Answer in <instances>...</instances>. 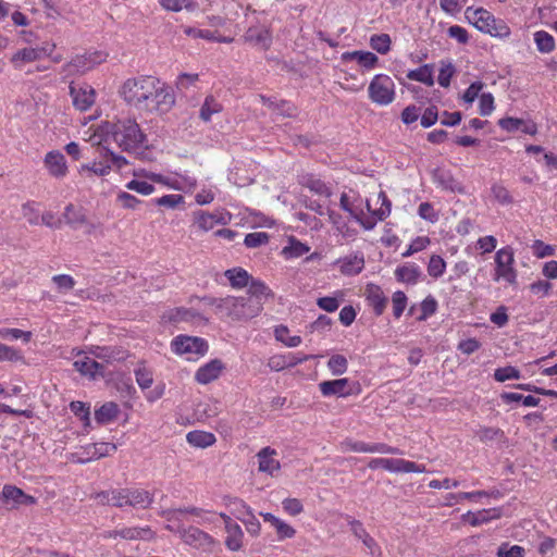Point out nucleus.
<instances>
[{
	"mask_svg": "<svg viewBox=\"0 0 557 557\" xmlns=\"http://www.w3.org/2000/svg\"><path fill=\"white\" fill-rule=\"evenodd\" d=\"M113 140L123 150H136L146 146V135L138 123L132 119L120 120L114 124L99 125L88 141L94 146L108 145Z\"/></svg>",
	"mask_w": 557,
	"mask_h": 557,
	"instance_id": "1",
	"label": "nucleus"
},
{
	"mask_svg": "<svg viewBox=\"0 0 557 557\" xmlns=\"http://www.w3.org/2000/svg\"><path fill=\"white\" fill-rule=\"evenodd\" d=\"M371 199H363L354 190L343 193L341 196V207L347 211L364 230L370 231L375 227L379 221L384 220L391 213V202L384 191L376 195V202L381 206L372 209Z\"/></svg>",
	"mask_w": 557,
	"mask_h": 557,
	"instance_id": "2",
	"label": "nucleus"
},
{
	"mask_svg": "<svg viewBox=\"0 0 557 557\" xmlns=\"http://www.w3.org/2000/svg\"><path fill=\"white\" fill-rule=\"evenodd\" d=\"M465 16L479 32L491 37L505 40L511 35L509 25L504 20L495 17L484 8L468 7Z\"/></svg>",
	"mask_w": 557,
	"mask_h": 557,
	"instance_id": "3",
	"label": "nucleus"
},
{
	"mask_svg": "<svg viewBox=\"0 0 557 557\" xmlns=\"http://www.w3.org/2000/svg\"><path fill=\"white\" fill-rule=\"evenodd\" d=\"M133 175L148 178L156 184H160L169 189L184 194H190L197 187V178L189 175L186 171L157 173L145 169H138L133 172Z\"/></svg>",
	"mask_w": 557,
	"mask_h": 557,
	"instance_id": "4",
	"label": "nucleus"
},
{
	"mask_svg": "<svg viewBox=\"0 0 557 557\" xmlns=\"http://www.w3.org/2000/svg\"><path fill=\"white\" fill-rule=\"evenodd\" d=\"M156 84L157 77L154 76L131 78L123 84L121 94L126 102L138 109H144L149 94L156 91Z\"/></svg>",
	"mask_w": 557,
	"mask_h": 557,
	"instance_id": "5",
	"label": "nucleus"
},
{
	"mask_svg": "<svg viewBox=\"0 0 557 557\" xmlns=\"http://www.w3.org/2000/svg\"><path fill=\"white\" fill-rule=\"evenodd\" d=\"M495 282H505L509 285H516L518 282V270L516 268L515 251L511 246H505L498 249L494 257Z\"/></svg>",
	"mask_w": 557,
	"mask_h": 557,
	"instance_id": "6",
	"label": "nucleus"
},
{
	"mask_svg": "<svg viewBox=\"0 0 557 557\" xmlns=\"http://www.w3.org/2000/svg\"><path fill=\"white\" fill-rule=\"evenodd\" d=\"M171 350L188 361H195L208 352L209 344L201 337L177 335L171 341Z\"/></svg>",
	"mask_w": 557,
	"mask_h": 557,
	"instance_id": "7",
	"label": "nucleus"
},
{
	"mask_svg": "<svg viewBox=\"0 0 557 557\" xmlns=\"http://www.w3.org/2000/svg\"><path fill=\"white\" fill-rule=\"evenodd\" d=\"M368 97L376 106L386 107L396 98V85L387 74H376L368 86Z\"/></svg>",
	"mask_w": 557,
	"mask_h": 557,
	"instance_id": "8",
	"label": "nucleus"
},
{
	"mask_svg": "<svg viewBox=\"0 0 557 557\" xmlns=\"http://www.w3.org/2000/svg\"><path fill=\"white\" fill-rule=\"evenodd\" d=\"M156 85V91L149 94V99L146 101L143 110L165 113L170 111L175 103L173 89L159 78H157Z\"/></svg>",
	"mask_w": 557,
	"mask_h": 557,
	"instance_id": "9",
	"label": "nucleus"
},
{
	"mask_svg": "<svg viewBox=\"0 0 557 557\" xmlns=\"http://www.w3.org/2000/svg\"><path fill=\"white\" fill-rule=\"evenodd\" d=\"M107 57L108 54L104 51L99 50L77 54L66 65V71L71 74H84L92 70L96 65L104 62Z\"/></svg>",
	"mask_w": 557,
	"mask_h": 557,
	"instance_id": "10",
	"label": "nucleus"
},
{
	"mask_svg": "<svg viewBox=\"0 0 557 557\" xmlns=\"http://www.w3.org/2000/svg\"><path fill=\"white\" fill-rule=\"evenodd\" d=\"M232 221V214L225 209H215L209 211H198L195 213L194 222L195 225L203 231L209 232L216 225H226Z\"/></svg>",
	"mask_w": 557,
	"mask_h": 557,
	"instance_id": "11",
	"label": "nucleus"
},
{
	"mask_svg": "<svg viewBox=\"0 0 557 557\" xmlns=\"http://www.w3.org/2000/svg\"><path fill=\"white\" fill-rule=\"evenodd\" d=\"M320 392L325 397H348L359 393V384L347 377L323 381L319 384Z\"/></svg>",
	"mask_w": 557,
	"mask_h": 557,
	"instance_id": "12",
	"label": "nucleus"
},
{
	"mask_svg": "<svg viewBox=\"0 0 557 557\" xmlns=\"http://www.w3.org/2000/svg\"><path fill=\"white\" fill-rule=\"evenodd\" d=\"M370 468H383L389 472H423L425 467L423 465L416 463L413 461H407L404 459H394V458H374L369 462Z\"/></svg>",
	"mask_w": 557,
	"mask_h": 557,
	"instance_id": "13",
	"label": "nucleus"
},
{
	"mask_svg": "<svg viewBox=\"0 0 557 557\" xmlns=\"http://www.w3.org/2000/svg\"><path fill=\"white\" fill-rule=\"evenodd\" d=\"M180 533L184 543L203 552H212L218 543L210 534L195 527L182 529Z\"/></svg>",
	"mask_w": 557,
	"mask_h": 557,
	"instance_id": "14",
	"label": "nucleus"
},
{
	"mask_svg": "<svg viewBox=\"0 0 557 557\" xmlns=\"http://www.w3.org/2000/svg\"><path fill=\"white\" fill-rule=\"evenodd\" d=\"M44 165L48 174L57 180L64 178L69 173L66 159L59 150H51L44 158Z\"/></svg>",
	"mask_w": 557,
	"mask_h": 557,
	"instance_id": "15",
	"label": "nucleus"
},
{
	"mask_svg": "<svg viewBox=\"0 0 557 557\" xmlns=\"http://www.w3.org/2000/svg\"><path fill=\"white\" fill-rule=\"evenodd\" d=\"M225 525V546L231 552H238L243 547L244 532L238 523L232 520L228 515L220 513Z\"/></svg>",
	"mask_w": 557,
	"mask_h": 557,
	"instance_id": "16",
	"label": "nucleus"
},
{
	"mask_svg": "<svg viewBox=\"0 0 557 557\" xmlns=\"http://www.w3.org/2000/svg\"><path fill=\"white\" fill-rule=\"evenodd\" d=\"M498 126L507 133H515L520 131L521 133L531 136L537 134V125L531 119L506 116L498 120Z\"/></svg>",
	"mask_w": 557,
	"mask_h": 557,
	"instance_id": "17",
	"label": "nucleus"
},
{
	"mask_svg": "<svg viewBox=\"0 0 557 557\" xmlns=\"http://www.w3.org/2000/svg\"><path fill=\"white\" fill-rule=\"evenodd\" d=\"M224 370L225 364L222 360L212 359L198 368L195 372V381L198 384L207 385L218 380Z\"/></svg>",
	"mask_w": 557,
	"mask_h": 557,
	"instance_id": "18",
	"label": "nucleus"
},
{
	"mask_svg": "<svg viewBox=\"0 0 557 557\" xmlns=\"http://www.w3.org/2000/svg\"><path fill=\"white\" fill-rule=\"evenodd\" d=\"M70 94L74 107L81 111L88 110L96 100V91L89 85H71Z\"/></svg>",
	"mask_w": 557,
	"mask_h": 557,
	"instance_id": "19",
	"label": "nucleus"
},
{
	"mask_svg": "<svg viewBox=\"0 0 557 557\" xmlns=\"http://www.w3.org/2000/svg\"><path fill=\"white\" fill-rule=\"evenodd\" d=\"M205 305L213 307L214 311L221 318H231L237 320V297L227 296L225 298H207L202 300Z\"/></svg>",
	"mask_w": 557,
	"mask_h": 557,
	"instance_id": "20",
	"label": "nucleus"
},
{
	"mask_svg": "<svg viewBox=\"0 0 557 557\" xmlns=\"http://www.w3.org/2000/svg\"><path fill=\"white\" fill-rule=\"evenodd\" d=\"M73 366L82 375L89 379L95 380L99 376H103V364L86 354L78 352L77 359L74 361Z\"/></svg>",
	"mask_w": 557,
	"mask_h": 557,
	"instance_id": "21",
	"label": "nucleus"
},
{
	"mask_svg": "<svg viewBox=\"0 0 557 557\" xmlns=\"http://www.w3.org/2000/svg\"><path fill=\"white\" fill-rule=\"evenodd\" d=\"M335 265L344 275H357L364 268V257L360 251L350 252L335 261Z\"/></svg>",
	"mask_w": 557,
	"mask_h": 557,
	"instance_id": "22",
	"label": "nucleus"
},
{
	"mask_svg": "<svg viewBox=\"0 0 557 557\" xmlns=\"http://www.w3.org/2000/svg\"><path fill=\"white\" fill-rule=\"evenodd\" d=\"M99 154L102 160L84 163L78 166V173L82 176L89 177L92 174L96 176H106L111 172V164L102 150V146H99Z\"/></svg>",
	"mask_w": 557,
	"mask_h": 557,
	"instance_id": "23",
	"label": "nucleus"
},
{
	"mask_svg": "<svg viewBox=\"0 0 557 557\" xmlns=\"http://www.w3.org/2000/svg\"><path fill=\"white\" fill-rule=\"evenodd\" d=\"M344 62H356L360 67L364 70H373L379 64V58L376 54L370 51L356 50L347 51L342 54Z\"/></svg>",
	"mask_w": 557,
	"mask_h": 557,
	"instance_id": "24",
	"label": "nucleus"
},
{
	"mask_svg": "<svg viewBox=\"0 0 557 557\" xmlns=\"http://www.w3.org/2000/svg\"><path fill=\"white\" fill-rule=\"evenodd\" d=\"M261 517L265 522H269L275 530L277 541L282 542L288 539H293L296 535V530L289 523L285 522L278 517H275L269 512H261Z\"/></svg>",
	"mask_w": 557,
	"mask_h": 557,
	"instance_id": "25",
	"label": "nucleus"
},
{
	"mask_svg": "<svg viewBox=\"0 0 557 557\" xmlns=\"http://www.w3.org/2000/svg\"><path fill=\"white\" fill-rule=\"evenodd\" d=\"M500 516L502 510L499 508H490L478 511H468L462 515L461 519L463 522L469 523L472 527H478L498 519Z\"/></svg>",
	"mask_w": 557,
	"mask_h": 557,
	"instance_id": "26",
	"label": "nucleus"
},
{
	"mask_svg": "<svg viewBox=\"0 0 557 557\" xmlns=\"http://www.w3.org/2000/svg\"><path fill=\"white\" fill-rule=\"evenodd\" d=\"M2 498L5 503H11L13 506L34 505L36 498L25 494L21 488L7 484L2 488Z\"/></svg>",
	"mask_w": 557,
	"mask_h": 557,
	"instance_id": "27",
	"label": "nucleus"
},
{
	"mask_svg": "<svg viewBox=\"0 0 557 557\" xmlns=\"http://www.w3.org/2000/svg\"><path fill=\"white\" fill-rule=\"evenodd\" d=\"M364 296L369 305L373 308L376 315H381L385 310L387 298L382 288L375 284H368L364 289Z\"/></svg>",
	"mask_w": 557,
	"mask_h": 557,
	"instance_id": "28",
	"label": "nucleus"
},
{
	"mask_svg": "<svg viewBox=\"0 0 557 557\" xmlns=\"http://www.w3.org/2000/svg\"><path fill=\"white\" fill-rule=\"evenodd\" d=\"M237 320L252 319L261 313L262 302L250 297H237Z\"/></svg>",
	"mask_w": 557,
	"mask_h": 557,
	"instance_id": "29",
	"label": "nucleus"
},
{
	"mask_svg": "<svg viewBox=\"0 0 557 557\" xmlns=\"http://www.w3.org/2000/svg\"><path fill=\"white\" fill-rule=\"evenodd\" d=\"M129 490H119L111 492H101L96 495V499L103 505H111L115 507L129 506Z\"/></svg>",
	"mask_w": 557,
	"mask_h": 557,
	"instance_id": "30",
	"label": "nucleus"
},
{
	"mask_svg": "<svg viewBox=\"0 0 557 557\" xmlns=\"http://www.w3.org/2000/svg\"><path fill=\"white\" fill-rule=\"evenodd\" d=\"M421 275L419 265L412 262L404 263L396 268L395 277L398 282L414 285Z\"/></svg>",
	"mask_w": 557,
	"mask_h": 557,
	"instance_id": "31",
	"label": "nucleus"
},
{
	"mask_svg": "<svg viewBox=\"0 0 557 557\" xmlns=\"http://www.w3.org/2000/svg\"><path fill=\"white\" fill-rule=\"evenodd\" d=\"M120 537L128 541H151L154 532L149 527H123Z\"/></svg>",
	"mask_w": 557,
	"mask_h": 557,
	"instance_id": "32",
	"label": "nucleus"
},
{
	"mask_svg": "<svg viewBox=\"0 0 557 557\" xmlns=\"http://www.w3.org/2000/svg\"><path fill=\"white\" fill-rule=\"evenodd\" d=\"M261 104L268 107L272 110L273 113L277 115L292 116L294 115L296 109L295 107L287 101L277 102L275 99L268 98L265 96L259 95L256 98Z\"/></svg>",
	"mask_w": 557,
	"mask_h": 557,
	"instance_id": "33",
	"label": "nucleus"
},
{
	"mask_svg": "<svg viewBox=\"0 0 557 557\" xmlns=\"http://www.w3.org/2000/svg\"><path fill=\"white\" fill-rule=\"evenodd\" d=\"M174 322H188L200 325L207 322V319L196 310L186 308H176L170 315Z\"/></svg>",
	"mask_w": 557,
	"mask_h": 557,
	"instance_id": "34",
	"label": "nucleus"
},
{
	"mask_svg": "<svg viewBox=\"0 0 557 557\" xmlns=\"http://www.w3.org/2000/svg\"><path fill=\"white\" fill-rule=\"evenodd\" d=\"M309 251L310 247L307 244L301 243L294 236H289L287 238V245L283 247L281 253L285 259L288 260L299 258Z\"/></svg>",
	"mask_w": 557,
	"mask_h": 557,
	"instance_id": "35",
	"label": "nucleus"
},
{
	"mask_svg": "<svg viewBox=\"0 0 557 557\" xmlns=\"http://www.w3.org/2000/svg\"><path fill=\"white\" fill-rule=\"evenodd\" d=\"M186 440L196 449H205L215 443V436L206 431H191L187 433Z\"/></svg>",
	"mask_w": 557,
	"mask_h": 557,
	"instance_id": "36",
	"label": "nucleus"
},
{
	"mask_svg": "<svg viewBox=\"0 0 557 557\" xmlns=\"http://www.w3.org/2000/svg\"><path fill=\"white\" fill-rule=\"evenodd\" d=\"M248 294L253 301H261L262 304L273 297L270 287L260 280H252L248 284Z\"/></svg>",
	"mask_w": 557,
	"mask_h": 557,
	"instance_id": "37",
	"label": "nucleus"
},
{
	"mask_svg": "<svg viewBox=\"0 0 557 557\" xmlns=\"http://www.w3.org/2000/svg\"><path fill=\"white\" fill-rule=\"evenodd\" d=\"M225 277L233 288L240 289L248 286L251 278L249 273L243 268H233L225 271Z\"/></svg>",
	"mask_w": 557,
	"mask_h": 557,
	"instance_id": "38",
	"label": "nucleus"
},
{
	"mask_svg": "<svg viewBox=\"0 0 557 557\" xmlns=\"http://www.w3.org/2000/svg\"><path fill=\"white\" fill-rule=\"evenodd\" d=\"M407 78L431 87L434 85L433 67L429 64H424L418 69L410 70L407 73Z\"/></svg>",
	"mask_w": 557,
	"mask_h": 557,
	"instance_id": "39",
	"label": "nucleus"
},
{
	"mask_svg": "<svg viewBox=\"0 0 557 557\" xmlns=\"http://www.w3.org/2000/svg\"><path fill=\"white\" fill-rule=\"evenodd\" d=\"M63 218L65 222L73 227H78L85 224L87 221L84 208L74 206L72 203L65 207Z\"/></svg>",
	"mask_w": 557,
	"mask_h": 557,
	"instance_id": "40",
	"label": "nucleus"
},
{
	"mask_svg": "<svg viewBox=\"0 0 557 557\" xmlns=\"http://www.w3.org/2000/svg\"><path fill=\"white\" fill-rule=\"evenodd\" d=\"M274 337L277 342L290 348L299 346L302 342L300 336L292 335L289 329L283 324L274 327Z\"/></svg>",
	"mask_w": 557,
	"mask_h": 557,
	"instance_id": "41",
	"label": "nucleus"
},
{
	"mask_svg": "<svg viewBox=\"0 0 557 557\" xmlns=\"http://www.w3.org/2000/svg\"><path fill=\"white\" fill-rule=\"evenodd\" d=\"M345 293L343 290H335L331 296L320 297L317 305L320 309L326 312H334L338 309L344 301Z\"/></svg>",
	"mask_w": 557,
	"mask_h": 557,
	"instance_id": "42",
	"label": "nucleus"
},
{
	"mask_svg": "<svg viewBox=\"0 0 557 557\" xmlns=\"http://www.w3.org/2000/svg\"><path fill=\"white\" fill-rule=\"evenodd\" d=\"M153 182L148 178L138 177L134 175V178L126 183L125 187L128 190L136 191L143 196H150L156 191Z\"/></svg>",
	"mask_w": 557,
	"mask_h": 557,
	"instance_id": "43",
	"label": "nucleus"
},
{
	"mask_svg": "<svg viewBox=\"0 0 557 557\" xmlns=\"http://www.w3.org/2000/svg\"><path fill=\"white\" fill-rule=\"evenodd\" d=\"M152 202L158 207L175 210L178 208H184L185 198L181 194H166L152 199Z\"/></svg>",
	"mask_w": 557,
	"mask_h": 557,
	"instance_id": "44",
	"label": "nucleus"
},
{
	"mask_svg": "<svg viewBox=\"0 0 557 557\" xmlns=\"http://www.w3.org/2000/svg\"><path fill=\"white\" fill-rule=\"evenodd\" d=\"M499 493L497 491L485 492V491H476V492H461V493H450V497L455 499V503H462L468 499L474 503H480L484 497H494L497 498Z\"/></svg>",
	"mask_w": 557,
	"mask_h": 557,
	"instance_id": "45",
	"label": "nucleus"
},
{
	"mask_svg": "<svg viewBox=\"0 0 557 557\" xmlns=\"http://www.w3.org/2000/svg\"><path fill=\"white\" fill-rule=\"evenodd\" d=\"M370 47L380 54H387L392 49V38L388 34H374L369 39Z\"/></svg>",
	"mask_w": 557,
	"mask_h": 557,
	"instance_id": "46",
	"label": "nucleus"
},
{
	"mask_svg": "<svg viewBox=\"0 0 557 557\" xmlns=\"http://www.w3.org/2000/svg\"><path fill=\"white\" fill-rule=\"evenodd\" d=\"M119 406L115 403H106L95 412V418L99 423H109L116 419Z\"/></svg>",
	"mask_w": 557,
	"mask_h": 557,
	"instance_id": "47",
	"label": "nucleus"
},
{
	"mask_svg": "<svg viewBox=\"0 0 557 557\" xmlns=\"http://www.w3.org/2000/svg\"><path fill=\"white\" fill-rule=\"evenodd\" d=\"M533 36L536 48L541 53H549L554 51L556 44L554 37L549 33L545 30H537Z\"/></svg>",
	"mask_w": 557,
	"mask_h": 557,
	"instance_id": "48",
	"label": "nucleus"
},
{
	"mask_svg": "<svg viewBox=\"0 0 557 557\" xmlns=\"http://www.w3.org/2000/svg\"><path fill=\"white\" fill-rule=\"evenodd\" d=\"M224 504L228 508L231 515L238 520L251 511V508L244 500L236 497H225Z\"/></svg>",
	"mask_w": 557,
	"mask_h": 557,
	"instance_id": "49",
	"label": "nucleus"
},
{
	"mask_svg": "<svg viewBox=\"0 0 557 557\" xmlns=\"http://www.w3.org/2000/svg\"><path fill=\"white\" fill-rule=\"evenodd\" d=\"M246 39L261 47H268L271 36L265 27H250L246 33Z\"/></svg>",
	"mask_w": 557,
	"mask_h": 557,
	"instance_id": "50",
	"label": "nucleus"
},
{
	"mask_svg": "<svg viewBox=\"0 0 557 557\" xmlns=\"http://www.w3.org/2000/svg\"><path fill=\"white\" fill-rule=\"evenodd\" d=\"M129 506L147 508L152 503V497L147 491L129 490Z\"/></svg>",
	"mask_w": 557,
	"mask_h": 557,
	"instance_id": "51",
	"label": "nucleus"
},
{
	"mask_svg": "<svg viewBox=\"0 0 557 557\" xmlns=\"http://www.w3.org/2000/svg\"><path fill=\"white\" fill-rule=\"evenodd\" d=\"M222 110V106L212 96H208L205 99L203 104L200 108V117L205 122H209L213 114L219 113Z\"/></svg>",
	"mask_w": 557,
	"mask_h": 557,
	"instance_id": "52",
	"label": "nucleus"
},
{
	"mask_svg": "<svg viewBox=\"0 0 557 557\" xmlns=\"http://www.w3.org/2000/svg\"><path fill=\"white\" fill-rule=\"evenodd\" d=\"M259 471L274 475L280 471L281 463L273 458V455H258Z\"/></svg>",
	"mask_w": 557,
	"mask_h": 557,
	"instance_id": "53",
	"label": "nucleus"
},
{
	"mask_svg": "<svg viewBox=\"0 0 557 557\" xmlns=\"http://www.w3.org/2000/svg\"><path fill=\"white\" fill-rule=\"evenodd\" d=\"M327 369L335 376L344 374L348 369L347 358L338 354L331 356L327 361Z\"/></svg>",
	"mask_w": 557,
	"mask_h": 557,
	"instance_id": "54",
	"label": "nucleus"
},
{
	"mask_svg": "<svg viewBox=\"0 0 557 557\" xmlns=\"http://www.w3.org/2000/svg\"><path fill=\"white\" fill-rule=\"evenodd\" d=\"M304 186L309 188L312 193L317 194L320 197L327 198L331 196L330 188L319 178L309 176L304 180Z\"/></svg>",
	"mask_w": 557,
	"mask_h": 557,
	"instance_id": "55",
	"label": "nucleus"
},
{
	"mask_svg": "<svg viewBox=\"0 0 557 557\" xmlns=\"http://www.w3.org/2000/svg\"><path fill=\"white\" fill-rule=\"evenodd\" d=\"M521 377L520 371L512 366H506L503 368H497L494 371V380L496 382L503 383L509 380H519Z\"/></svg>",
	"mask_w": 557,
	"mask_h": 557,
	"instance_id": "56",
	"label": "nucleus"
},
{
	"mask_svg": "<svg viewBox=\"0 0 557 557\" xmlns=\"http://www.w3.org/2000/svg\"><path fill=\"white\" fill-rule=\"evenodd\" d=\"M160 5L170 12H180L183 9L194 10V0H159Z\"/></svg>",
	"mask_w": 557,
	"mask_h": 557,
	"instance_id": "57",
	"label": "nucleus"
},
{
	"mask_svg": "<svg viewBox=\"0 0 557 557\" xmlns=\"http://www.w3.org/2000/svg\"><path fill=\"white\" fill-rule=\"evenodd\" d=\"M446 270L445 260L437 255H432L428 263V273L433 278L441 277Z\"/></svg>",
	"mask_w": 557,
	"mask_h": 557,
	"instance_id": "58",
	"label": "nucleus"
},
{
	"mask_svg": "<svg viewBox=\"0 0 557 557\" xmlns=\"http://www.w3.org/2000/svg\"><path fill=\"white\" fill-rule=\"evenodd\" d=\"M216 187L214 185H202L195 195V201L199 206L210 205L215 199Z\"/></svg>",
	"mask_w": 557,
	"mask_h": 557,
	"instance_id": "59",
	"label": "nucleus"
},
{
	"mask_svg": "<svg viewBox=\"0 0 557 557\" xmlns=\"http://www.w3.org/2000/svg\"><path fill=\"white\" fill-rule=\"evenodd\" d=\"M533 255L537 259H544L556 255V248L553 245L545 244L544 242L536 239L531 246Z\"/></svg>",
	"mask_w": 557,
	"mask_h": 557,
	"instance_id": "60",
	"label": "nucleus"
},
{
	"mask_svg": "<svg viewBox=\"0 0 557 557\" xmlns=\"http://www.w3.org/2000/svg\"><path fill=\"white\" fill-rule=\"evenodd\" d=\"M136 382L141 389H148L153 383L152 371L148 368L140 366L135 369Z\"/></svg>",
	"mask_w": 557,
	"mask_h": 557,
	"instance_id": "61",
	"label": "nucleus"
},
{
	"mask_svg": "<svg viewBox=\"0 0 557 557\" xmlns=\"http://www.w3.org/2000/svg\"><path fill=\"white\" fill-rule=\"evenodd\" d=\"M22 212H23V216L30 224H34V225L40 224L41 213H40V210H39V206L37 203H35V202L25 203L23 206Z\"/></svg>",
	"mask_w": 557,
	"mask_h": 557,
	"instance_id": "62",
	"label": "nucleus"
},
{
	"mask_svg": "<svg viewBox=\"0 0 557 557\" xmlns=\"http://www.w3.org/2000/svg\"><path fill=\"white\" fill-rule=\"evenodd\" d=\"M495 110L494 97L491 92H483L479 97V112L483 116H488Z\"/></svg>",
	"mask_w": 557,
	"mask_h": 557,
	"instance_id": "63",
	"label": "nucleus"
},
{
	"mask_svg": "<svg viewBox=\"0 0 557 557\" xmlns=\"http://www.w3.org/2000/svg\"><path fill=\"white\" fill-rule=\"evenodd\" d=\"M524 548L519 545L502 544L497 549V557H524Z\"/></svg>",
	"mask_w": 557,
	"mask_h": 557,
	"instance_id": "64",
	"label": "nucleus"
}]
</instances>
